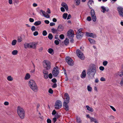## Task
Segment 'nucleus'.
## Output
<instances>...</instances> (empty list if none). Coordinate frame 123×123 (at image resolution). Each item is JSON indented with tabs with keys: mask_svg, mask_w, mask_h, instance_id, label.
I'll use <instances>...</instances> for the list:
<instances>
[{
	"mask_svg": "<svg viewBox=\"0 0 123 123\" xmlns=\"http://www.w3.org/2000/svg\"><path fill=\"white\" fill-rule=\"evenodd\" d=\"M96 73V68L95 65L94 64H91L87 70V74L90 77H94Z\"/></svg>",
	"mask_w": 123,
	"mask_h": 123,
	"instance_id": "f257e3e1",
	"label": "nucleus"
},
{
	"mask_svg": "<svg viewBox=\"0 0 123 123\" xmlns=\"http://www.w3.org/2000/svg\"><path fill=\"white\" fill-rule=\"evenodd\" d=\"M28 84L30 88L34 92H37L38 91V87L34 80H30L29 81Z\"/></svg>",
	"mask_w": 123,
	"mask_h": 123,
	"instance_id": "f03ea898",
	"label": "nucleus"
},
{
	"mask_svg": "<svg viewBox=\"0 0 123 123\" xmlns=\"http://www.w3.org/2000/svg\"><path fill=\"white\" fill-rule=\"evenodd\" d=\"M17 114L21 119L24 118L25 116V111L24 109L21 107L18 106L17 109Z\"/></svg>",
	"mask_w": 123,
	"mask_h": 123,
	"instance_id": "7ed1b4c3",
	"label": "nucleus"
},
{
	"mask_svg": "<svg viewBox=\"0 0 123 123\" xmlns=\"http://www.w3.org/2000/svg\"><path fill=\"white\" fill-rule=\"evenodd\" d=\"M43 65L44 68L47 70H49L51 68V63L48 60H45L43 61Z\"/></svg>",
	"mask_w": 123,
	"mask_h": 123,
	"instance_id": "20e7f679",
	"label": "nucleus"
},
{
	"mask_svg": "<svg viewBox=\"0 0 123 123\" xmlns=\"http://www.w3.org/2000/svg\"><path fill=\"white\" fill-rule=\"evenodd\" d=\"M83 30V28H80L78 30L76 36V37L77 39H80L83 36V33L82 32Z\"/></svg>",
	"mask_w": 123,
	"mask_h": 123,
	"instance_id": "39448f33",
	"label": "nucleus"
},
{
	"mask_svg": "<svg viewBox=\"0 0 123 123\" xmlns=\"http://www.w3.org/2000/svg\"><path fill=\"white\" fill-rule=\"evenodd\" d=\"M76 53L77 55L79 58L82 60L84 59V55L80 50L77 49L76 50Z\"/></svg>",
	"mask_w": 123,
	"mask_h": 123,
	"instance_id": "423d86ee",
	"label": "nucleus"
},
{
	"mask_svg": "<svg viewBox=\"0 0 123 123\" xmlns=\"http://www.w3.org/2000/svg\"><path fill=\"white\" fill-rule=\"evenodd\" d=\"M67 36L70 39H73L74 36L73 31L71 30H70L68 32Z\"/></svg>",
	"mask_w": 123,
	"mask_h": 123,
	"instance_id": "0eeeda50",
	"label": "nucleus"
},
{
	"mask_svg": "<svg viewBox=\"0 0 123 123\" xmlns=\"http://www.w3.org/2000/svg\"><path fill=\"white\" fill-rule=\"evenodd\" d=\"M62 106V103L61 101L59 100L57 101L55 105V108L56 109H59L61 108Z\"/></svg>",
	"mask_w": 123,
	"mask_h": 123,
	"instance_id": "6e6552de",
	"label": "nucleus"
},
{
	"mask_svg": "<svg viewBox=\"0 0 123 123\" xmlns=\"http://www.w3.org/2000/svg\"><path fill=\"white\" fill-rule=\"evenodd\" d=\"M59 72L58 68L56 67L53 68L52 73L54 76L56 77L58 74Z\"/></svg>",
	"mask_w": 123,
	"mask_h": 123,
	"instance_id": "1a4fd4ad",
	"label": "nucleus"
},
{
	"mask_svg": "<svg viewBox=\"0 0 123 123\" xmlns=\"http://www.w3.org/2000/svg\"><path fill=\"white\" fill-rule=\"evenodd\" d=\"M66 60L68 65L73 66L74 64V62L72 59L70 57L68 56L66 58Z\"/></svg>",
	"mask_w": 123,
	"mask_h": 123,
	"instance_id": "9d476101",
	"label": "nucleus"
},
{
	"mask_svg": "<svg viewBox=\"0 0 123 123\" xmlns=\"http://www.w3.org/2000/svg\"><path fill=\"white\" fill-rule=\"evenodd\" d=\"M64 99V102H65L69 103V102L70 98L69 96L67 93H66L64 95V97L63 98Z\"/></svg>",
	"mask_w": 123,
	"mask_h": 123,
	"instance_id": "9b49d317",
	"label": "nucleus"
},
{
	"mask_svg": "<svg viewBox=\"0 0 123 123\" xmlns=\"http://www.w3.org/2000/svg\"><path fill=\"white\" fill-rule=\"evenodd\" d=\"M117 9L119 15L123 17V8L121 7H118Z\"/></svg>",
	"mask_w": 123,
	"mask_h": 123,
	"instance_id": "f8f14e48",
	"label": "nucleus"
},
{
	"mask_svg": "<svg viewBox=\"0 0 123 123\" xmlns=\"http://www.w3.org/2000/svg\"><path fill=\"white\" fill-rule=\"evenodd\" d=\"M86 36L93 38H95L97 37V36L95 34L93 33H91L89 32H86Z\"/></svg>",
	"mask_w": 123,
	"mask_h": 123,
	"instance_id": "ddd939ff",
	"label": "nucleus"
},
{
	"mask_svg": "<svg viewBox=\"0 0 123 123\" xmlns=\"http://www.w3.org/2000/svg\"><path fill=\"white\" fill-rule=\"evenodd\" d=\"M68 103L65 102H64L63 103V106L64 109L66 111L69 110V106L68 105Z\"/></svg>",
	"mask_w": 123,
	"mask_h": 123,
	"instance_id": "4468645a",
	"label": "nucleus"
},
{
	"mask_svg": "<svg viewBox=\"0 0 123 123\" xmlns=\"http://www.w3.org/2000/svg\"><path fill=\"white\" fill-rule=\"evenodd\" d=\"M101 11L104 13L105 12H108L109 10V9L107 7H105L102 6L101 7Z\"/></svg>",
	"mask_w": 123,
	"mask_h": 123,
	"instance_id": "2eb2a0df",
	"label": "nucleus"
},
{
	"mask_svg": "<svg viewBox=\"0 0 123 123\" xmlns=\"http://www.w3.org/2000/svg\"><path fill=\"white\" fill-rule=\"evenodd\" d=\"M64 27L62 25H59L58 26L57 30L58 31L61 32L62 31L64 30Z\"/></svg>",
	"mask_w": 123,
	"mask_h": 123,
	"instance_id": "dca6fc26",
	"label": "nucleus"
},
{
	"mask_svg": "<svg viewBox=\"0 0 123 123\" xmlns=\"http://www.w3.org/2000/svg\"><path fill=\"white\" fill-rule=\"evenodd\" d=\"M40 11L42 13L43 15L45 17L47 18H49L50 17L49 15L44 11L42 10H41Z\"/></svg>",
	"mask_w": 123,
	"mask_h": 123,
	"instance_id": "f3484780",
	"label": "nucleus"
},
{
	"mask_svg": "<svg viewBox=\"0 0 123 123\" xmlns=\"http://www.w3.org/2000/svg\"><path fill=\"white\" fill-rule=\"evenodd\" d=\"M86 70H84L80 74V77L82 79H84L86 78Z\"/></svg>",
	"mask_w": 123,
	"mask_h": 123,
	"instance_id": "a211bd4d",
	"label": "nucleus"
},
{
	"mask_svg": "<svg viewBox=\"0 0 123 123\" xmlns=\"http://www.w3.org/2000/svg\"><path fill=\"white\" fill-rule=\"evenodd\" d=\"M116 74L117 77L119 76L120 77H122L123 75V68L121 72H117Z\"/></svg>",
	"mask_w": 123,
	"mask_h": 123,
	"instance_id": "6ab92c4d",
	"label": "nucleus"
},
{
	"mask_svg": "<svg viewBox=\"0 0 123 123\" xmlns=\"http://www.w3.org/2000/svg\"><path fill=\"white\" fill-rule=\"evenodd\" d=\"M24 48L25 49L31 48L30 43H25L24 44Z\"/></svg>",
	"mask_w": 123,
	"mask_h": 123,
	"instance_id": "aec40b11",
	"label": "nucleus"
},
{
	"mask_svg": "<svg viewBox=\"0 0 123 123\" xmlns=\"http://www.w3.org/2000/svg\"><path fill=\"white\" fill-rule=\"evenodd\" d=\"M61 5L65 8L67 11L68 10V6L67 4L66 3L64 2L62 3L61 4Z\"/></svg>",
	"mask_w": 123,
	"mask_h": 123,
	"instance_id": "412c9836",
	"label": "nucleus"
},
{
	"mask_svg": "<svg viewBox=\"0 0 123 123\" xmlns=\"http://www.w3.org/2000/svg\"><path fill=\"white\" fill-rule=\"evenodd\" d=\"M86 107L87 108V110L91 112H92L94 110L92 108L90 107L88 105L86 106Z\"/></svg>",
	"mask_w": 123,
	"mask_h": 123,
	"instance_id": "4be33fe9",
	"label": "nucleus"
},
{
	"mask_svg": "<svg viewBox=\"0 0 123 123\" xmlns=\"http://www.w3.org/2000/svg\"><path fill=\"white\" fill-rule=\"evenodd\" d=\"M31 48H35L37 44L34 42L30 43Z\"/></svg>",
	"mask_w": 123,
	"mask_h": 123,
	"instance_id": "5701e85b",
	"label": "nucleus"
},
{
	"mask_svg": "<svg viewBox=\"0 0 123 123\" xmlns=\"http://www.w3.org/2000/svg\"><path fill=\"white\" fill-rule=\"evenodd\" d=\"M87 89L88 92H91L92 90V87L90 86V85H88L87 86Z\"/></svg>",
	"mask_w": 123,
	"mask_h": 123,
	"instance_id": "b1692460",
	"label": "nucleus"
},
{
	"mask_svg": "<svg viewBox=\"0 0 123 123\" xmlns=\"http://www.w3.org/2000/svg\"><path fill=\"white\" fill-rule=\"evenodd\" d=\"M89 41L91 44H93L95 43V41L93 39L91 38L88 39Z\"/></svg>",
	"mask_w": 123,
	"mask_h": 123,
	"instance_id": "393cba45",
	"label": "nucleus"
},
{
	"mask_svg": "<svg viewBox=\"0 0 123 123\" xmlns=\"http://www.w3.org/2000/svg\"><path fill=\"white\" fill-rule=\"evenodd\" d=\"M90 121L91 122H94L95 123H99L97 121L96 119L93 117H91L90 119Z\"/></svg>",
	"mask_w": 123,
	"mask_h": 123,
	"instance_id": "a878e982",
	"label": "nucleus"
},
{
	"mask_svg": "<svg viewBox=\"0 0 123 123\" xmlns=\"http://www.w3.org/2000/svg\"><path fill=\"white\" fill-rule=\"evenodd\" d=\"M31 76L29 73H27L26 74L24 79L25 80H28L30 78Z\"/></svg>",
	"mask_w": 123,
	"mask_h": 123,
	"instance_id": "bb28decb",
	"label": "nucleus"
},
{
	"mask_svg": "<svg viewBox=\"0 0 123 123\" xmlns=\"http://www.w3.org/2000/svg\"><path fill=\"white\" fill-rule=\"evenodd\" d=\"M94 2L92 0H90L88 2V5L90 8V6L92 5L93 4Z\"/></svg>",
	"mask_w": 123,
	"mask_h": 123,
	"instance_id": "cd10ccee",
	"label": "nucleus"
},
{
	"mask_svg": "<svg viewBox=\"0 0 123 123\" xmlns=\"http://www.w3.org/2000/svg\"><path fill=\"white\" fill-rule=\"evenodd\" d=\"M41 23V21H38L34 23V25H35L37 26L40 25Z\"/></svg>",
	"mask_w": 123,
	"mask_h": 123,
	"instance_id": "c85d7f7f",
	"label": "nucleus"
},
{
	"mask_svg": "<svg viewBox=\"0 0 123 123\" xmlns=\"http://www.w3.org/2000/svg\"><path fill=\"white\" fill-rule=\"evenodd\" d=\"M65 44L66 45H67L69 43V40L67 38H66L64 41Z\"/></svg>",
	"mask_w": 123,
	"mask_h": 123,
	"instance_id": "c756f323",
	"label": "nucleus"
},
{
	"mask_svg": "<svg viewBox=\"0 0 123 123\" xmlns=\"http://www.w3.org/2000/svg\"><path fill=\"white\" fill-rule=\"evenodd\" d=\"M19 2V1L18 0H14V5L16 7L17 6V5H18Z\"/></svg>",
	"mask_w": 123,
	"mask_h": 123,
	"instance_id": "7c9ffc66",
	"label": "nucleus"
},
{
	"mask_svg": "<svg viewBox=\"0 0 123 123\" xmlns=\"http://www.w3.org/2000/svg\"><path fill=\"white\" fill-rule=\"evenodd\" d=\"M91 16L92 17L93 16L96 15L95 14V12L94 11L93 9H92L91 10Z\"/></svg>",
	"mask_w": 123,
	"mask_h": 123,
	"instance_id": "2f4dec72",
	"label": "nucleus"
},
{
	"mask_svg": "<svg viewBox=\"0 0 123 123\" xmlns=\"http://www.w3.org/2000/svg\"><path fill=\"white\" fill-rule=\"evenodd\" d=\"M18 53V51L16 50H13L12 51V54L14 55H17Z\"/></svg>",
	"mask_w": 123,
	"mask_h": 123,
	"instance_id": "473e14b6",
	"label": "nucleus"
},
{
	"mask_svg": "<svg viewBox=\"0 0 123 123\" xmlns=\"http://www.w3.org/2000/svg\"><path fill=\"white\" fill-rule=\"evenodd\" d=\"M76 118L77 122L78 123H81V120L79 117H77Z\"/></svg>",
	"mask_w": 123,
	"mask_h": 123,
	"instance_id": "72a5a7b5",
	"label": "nucleus"
},
{
	"mask_svg": "<svg viewBox=\"0 0 123 123\" xmlns=\"http://www.w3.org/2000/svg\"><path fill=\"white\" fill-rule=\"evenodd\" d=\"M68 14L67 13H64L63 14L62 17L65 19H66L67 17Z\"/></svg>",
	"mask_w": 123,
	"mask_h": 123,
	"instance_id": "f704fd0d",
	"label": "nucleus"
},
{
	"mask_svg": "<svg viewBox=\"0 0 123 123\" xmlns=\"http://www.w3.org/2000/svg\"><path fill=\"white\" fill-rule=\"evenodd\" d=\"M17 41L15 40L14 39L13 40L12 42V46L15 45L17 43Z\"/></svg>",
	"mask_w": 123,
	"mask_h": 123,
	"instance_id": "c9c22d12",
	"label": "nucleus"
},
{
	"mask_svg": "<svg viewBox=\"0 0 123 123\" xmlns=\"http://www.w3.org/2000/svg\"><path fill=\"white\" fill-rule=\"evenodd\" d=\"M7 80L9 81H12L13 80V78L11 76H9L7 77Z\"/></svg>",
	"mask_w": 123,
	"mask_h": 123,
	"instance_id": "e433bc0d",
	"label": "nucleus"
},
{
	"mask_svg": "<svg viewBox=\"0 0 123 123\" xmlns=\"http://www.w3.org/2000/svg\"><path fill=\"white\" fill-rule=\"evenodd\" d=\"M53 50L51 48L49 49H48L49 52L51 54H53Z\"/></svg>",
	"mask_w": 123,
	"mask_h": 123,
	"instance_id": "4c0bfd02",
	"label": "nucleus"
},
{
	"mask_svg": "<svg viewBox=\"0 0 123 123\" xmlns=\"http://www.w3.org/2000/svg\"><path fill=\"white\" fill-rule=\"evenodd\" d=\"M47 70L46 69H43V74H48V71H47Z\"/></svg>",
	"mask_w": 123,
	"mask_h": 123,
	"instance_id": "58836bf2",
	"label": "nucleus"
},
{
	"mask_svg": "<svg viewBox=\"0 0 123 123\" xmlns=\"http://www.w3.org/2000/svg\"><path fill=\"white\" fill-rule=\"evenodd\" d=\"M48 37L50 40H51L52 39L53 36L51 34L49 33V34Z\"/></svg>",
	"mask_w": 123,
	"mask_h": 123,
	"instance_id": "ea45409f",
	"label": "nucleus"
},
{
	"mask_svg": "<svg viewBox=\"0 0 123 123\" xmlns=\"http://www.w3.org/2000/svg\"><path fill=\"white\" fill-rule=\"evenodd\" d=\"M22 38L20 37H18L17 39V41L18 42L20 43L22 42Z\"/></svg>",
	"mask_w": 123,
	"mask_h": 123,
	"instance_id": "a19ab883",
	"label": "nucleus"
},
{
	"mask_svg": "<svg viewBox=\"0 0 123 123\" xmlns=\"http://www.w3.org/2000/svg\"><path fill=\"white\" fill-rule=\"evenodd\" d=\"M93 21L94 22H95L96 20V15L91 17Z\"/></svg>",
	"mask_w": 123,
	"mask_h": 123,
	"instance_id": "79ce46f5",
	"label": "nucleus"
},
{
	"mask_svg": "<svg viewBox=\"0 0 123 123\" xmlns=\"http://www.w3.org/2000/svg\"><path fill=\"white\" fill-rule=\"evenodd\" d=\"M75 0L76 1V5L77 6L79 5L80 3V0Z\"/></svg>",
	"mask_w": 123,
	"mask_h": 123,
	"instance_id": "37998d69",
	"label": "nucleus"
},
{
	"mask_svg": "<svg viewBox=\"0 0 123 123\" xmlns=\"http://www.w3.org/2000/svg\"><path fill=\"white\" fill-rule=\"evenodd\" d=\"M51 30L52 32L53 33H55L57 31V30L54 28L52 29Z\"/></svg>",
	"mask_w": 123,
	"mask_h": 123,
	"instance_id": "c03bdc74",
	"label": "nucleus"
},
{
	"mask_svg": "<svg viewBox=\"0 0 123 123\" xmlns=\"http://www.w3.org/2000/svg\"><path fill=\"white\" fill-rule=\"evenodd\" d=\"M43 35L44 36H46L47 34V32L45 30L43 31L42 33Z\"/></svg>",
	"mask_w": 123,
	"mask_h": 123,
	"instance_id": "a18cd8bd",
	"label": "nucleus"
},
{
	"mask_svg": "<svg viewBox=\"0 0 123 123\" xmlns=\"http://www.w3.org/2000/svg\"><path fill=\"white\" fill-rule=\"evenodd\" d=\"M120 84L122 86H123V76L122 78L121 81L120 82Z\"/></svg>",
	"mask_w": 123,
	"mask_h": 123,
	"instance_id": "49530a36",
	"label": "nucleus"
},
{
	"mask_svg": "<svg viewBox=\"0 0 123 123\" xmlns=\"http://www.w3.org/2000/svg\"><path fill=\"white\" fill-rule=\"evenodd\" d=\"M108 62L107 61H104L103 63V65L104 66H106L108 64Z\"/></svg>",
	"mask_w": 123,
	"mask_h": 123,
	"instance_id": "de8ad7c7",
	"label": "nucleus"
},
{
	"mask_svg": "<svg viewBox=\"0 0 123 123\" xmlns=\"http://www.w3.org/2000/svg\"><path fill=\"white\" fill-rule=\"evenodd\" d=\"M59 37L61 39H62L64 38V37L63 34H62L60 35Z\"/></svg>",
	"mask_w": 123,
	"mask_h": 123,
	"instance_id": "09e8293b",
	"label": "nucleus"
},
{
	"mask_svg": "<svg viewBox=\"0 0 123 123\" xmlns=\"http://www.w3.org/2000/svg\"><path fill=\"white\" fill-rule=\"evenodd\" d=\"M35 28V27L34 26H33L32 27L31 30L32 31H34L36 30Z\"/></svg>",
	"mask_w": 123,
	"mask_h": 123,
	"instance_id": "8fccbe9b",
	"label": "nucleus"
},
{
	"mask_svg": "<svg viewBox=\"0 0 123 123\" xmlns=\"http://www.w3.org/2000/svg\"><path fill=\"white\" fill-rule=\"evenodd\" d=\"M49 93L52 94L53 93V91L50 88L49 90Z\"/></svg>",
	"mask_w": 123,
	"mask_h": 123,
	"instance_id": "3c124183",
	"label": "nucleus"
},
{
	"mask_svg": "<svg viewBox=\"0 0 123 123\" xmlns=\"http://www.w3.org/2000/svg\"><path fill=\"white\" fill-rule=\"evenodd\" d=\"M50 79H51L52 78V75L51 73H50L48 75V77Z\"/></svg>",
	"mask_w": 123,
	"mask_h": 123,
	"instance_id": "603ef678",
	"label": "nucleus"
},
{
	"mask_svg": "<svg viewBox=\"0 0 123 123\" xmlns=\"http://www.w3.org/2000/svg\"><path fill=\"white\" fill-rule=\"evenodd\" d=\"M110 106L111 108L114 111H116V110L112 106L110 105Z\"/></svg>",
	"mask_w": 123,
	"mask_h": 123,
	"instance_id": "864d4df0",
	"label": "nucleus"
},
{
	"mask_svg": "<svg viewBox=\"0 0 123 123\" xmlns=\"http://www.w3.org/2000/svg\"><path fill=\"white\" fill-rule=\"evenodd\" d=\"M44 78L46 79L48 78V74H43Z\"/></svg>",
	"mask_w": 123,
	"mask_h": 123,
	"instance_id": "5fc2aeb1",
	"label": "nucleus"
},
{
	"mask_svg": "<svg viewBox=\"0 0 123 123\" xmlns=\"http://www.w3.org/2000/svg\"><path fill=\"white\" fill-rule=\"evenodd\" d=\"M100 80L102 81H105V79L103 77H101L100 79Z\"/></svg>",
	"mask_w": 123,
	"mask_h": 123,
	"instance_id": "6e6d98bb",
	"label": "nucleus"
},
{
	"mask_svg": "<svg viewBox=\"0 0 123 123\" xmlns=\"http://www.w3.org/2000/svg\"><path fill=\"white\" fill-rule=\"evenodd\" d=\"M99 69L100 70L103 71L104 70L105 68L101 66L99 67Z\"/></svg>",
	"mask_w": 123,
	"mask_h": 123,
	"instance_id": "4d7b16f0",
	"label": "nucleus"
},
{
	"mask_svg": "<svg viewBox=\"0 0 123 123\" xmlns=\"http://www.w3.org/2000/svg\"><path fill=\"white\" fill-rule=\"evenodd\" d=\"M38 33L37 31H35L33 33V35L34 36H36L38 35Z\"/></svg>",
	"mask_w": 123,
	"mask_h": 123,
	"instance_id": "13d9d810",
	"label": "nucleus"
},
{
	"mask_svg": "<svg viewBox=\"0 0 123 123\" xmlns=\"http://www.w3.org/2000/svg\"><path fill=\"white\" fill-rule=\"evenodd\" d=\"M47 123H51V120L49 118H48L47 120Z\"/></svg>",
	"mask_w": 123,
	"mask_h": 123,
	"instance_id": "bf43d9fd",
	"label": "nucleus"
},
{
	"mask_svg": "<svg viewBox=\"0 0 123 123\" xmlns=\"http://www.w3.org/2000/svg\"><path fill=\"white\" fill-rule=\"evenodd\" d=\"M52 81L54 83H55L57 82V80L55 78H53L52 80Z\"/></svg>",
	"mask_w": 123,
	"mask_h": 123,
	"instance_id": "052dcab7",
	"label": "nucleus"
},
{
	"mask_svg": "<svg viewBox=\"0 0 123 123\" xmlns=\"http://www.w3.org/2000/svg\"><path fill=\"white\" fill-rule=\"evenodd\" d=\"M56 45H57L59 44V42L57 40H55L54 41Z\"/></svg>",
	"mask_w": 123,
	"mask_h": 123,
	"instance_id": "680f3d73",
	"label": "nucleus"
},
{
	"mask_svg": "<svg viewBox=\"0 0 123 123\" xmlns=\"http://www.w3.org/2000/svg\"><path fill=\"white\" fill-rule=\"evenodd\" d=\"M60 116H59L57 113L55 115L54 118H55L56 119H58L60 117Z\"/></svg>",
	"mask_w": 123,
	"mask_h": 123,
	"instance_id": "e2e57ef3",
	"label": "nucleus"
},
{
	"mask_svg": "<svg viewBox=\"0 0 123 123\" xmlns=\"http://www.w3.org/2000/svg\"><path fill=\"white\" fill-rule=\"evenodd\" d=\"M87 21H90L91 20V18L90 17H88L87 18Z\"/></svg>",
	"mask_w": 123,
	"mask_h": 123,
	"instance_id": "0e129e2a",
	"label": "nucleus"
},
{
	"mask_svg": "<svg viewBox=\"0 0 123 123\" xmlns=\"http://www.w3.org/2000/svg\"><path fill=\"white\" fill-rule=\"evenodd\" d=\"M29 20L31 22H33L34 21V19L33 18H29Z\"/></svg>",
	"mask_w": 123,
	"mask_h": 123,
	"instance_id": "69168bd1",
	"label": "nucleus"
},
{
	"mask_svg": "<svg viewBox=\"0 0 123 123\" xmlns=\"http://www.w3.org/2000/svg\"><path fill=\"white\" fill-rule=\"evenodd\" d=\"M4 104L5 105H9V103L8 102L6 101L4 103Z\"/></svg>",
	"mask_w": 123,
	"mask_h": 123,
	"instance_id": "338daca9",
	"label": "nucleus"
},
{
	"mask_svg": "<svg viewBox=\"0 0 123 123\" xmlns=\"http://www.w3.org/2000/svg\"><path fill=\"white\" fill-rule=\"evenodd\" d=\"M47 12L49 14H50L51 13V12L50 9L49 8H48L47 9Z\"/></svg>",
	"mask_w": 123,
	"mask_h": 123,
	"instance_id": "774afa93",
	"label": "nucleus"
}]
</instances>
